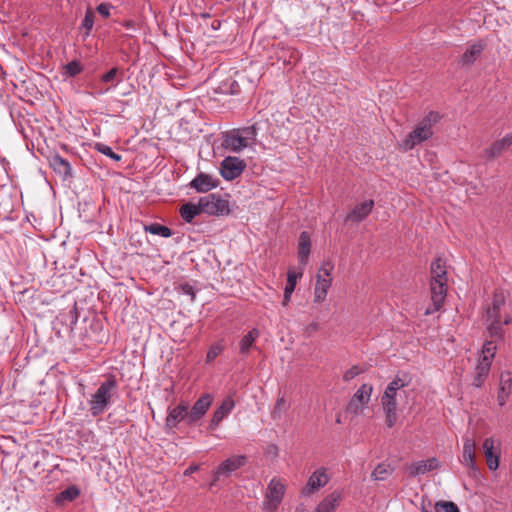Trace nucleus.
Segmentation results:
<instances>
[{
    "instance_id": "f257e3e1",
    "label": "nucleus",
    "mask_w": 512,
    "mask_h": 512,
    "mask_svg": "<svg viewBox=\"0 0 512 512\" xmlns=\"http://www.w3.org/2000/svg\"><path fill=\"white\" fill-rule=\"evenodd\" d=\"M407 385L406 379L396 376L387 385L381 397V405L385 413V424L388 428H392L397 422V400L401 396L402 389Z\"/></svg>"
},
{
    "instance_id": "f03ea898",
    "label": "nucleus",
    "mask_w": 512,
    "mask_h": 512,
    "mask_svg": "<svg viewBox=\"0 0 512 512\" xmlns=\"http://www.w3.org/2000/svg\"><path fill=\"white\" fill-rule=\"evenodd\" d=\"M117 381L114 376H109L100 384L97 390L91 394L88 400L89 411L93 417L105 413L112 403L113 396L117 392Z\"/></svg>"
},
{
    "instance_id": "7ed1b4c3",
    "label": "nucleus",
    "mask_w": 512,
    "mask_h": 512,
    "mask_svg": "<svg viewBox=\"0 0 512 512\" xmlns=\"http://www.w3.org/2000/svg\"><path fill=\"white\" fill-rule=\"evenodd\" d=\"M440 120V115L437 112H429L415 127L413 131L409 133L406 139H404L400 147L405 150H411L415 146L422 142L430 139L433 135L432 127Z\"/></svg>"
},
{
    "instance_id": "20e7f679",
    "label": "nucleus",
    "mask_w": 512,
    "mask_h": 512,
    "mask_svg": "<svg viewBox=\"0 0 512 512\" xmlns=\"http://www.w3.org/2000/svg\"><path fill=\"white\" fill-rule=\"evenodd\" d=\"M256 136L255 126L233 129L224 133L222 147L229 152L240 153L254 143Z\"/></svg>"
},
{
    "instance_id": "39448f33",
    "label": "nucleus",
    "mask_w": 512,
    "mask_h": 512,
    "mask_svg": "<svg viewBox=\"0 0 512 512\" xmlns=\"http://www.w3.org/2000/svg\"><path fill=\"white\" fill-rule=\"evenodd\" d=\"M497 346L493 341H486L483 344L481 355L474 370L472 384L475 387H481L489 375L492 360L495 357Z\"/></svg>"
},
{
    "instance_id": "423d86ee",
    "label": "nucleus",
    "mask_w": 512,
    "mask_h": 512,
    "mask_svg": "<svg viewBox=\"0 0 512 512\" xmlns=\"http://www.w3.org/2000/svg\"><path fill=\"white\" fill-rule=\"evenodd\" d=\"M334 266L331 262H325L320 267L314 288V302L321 303L326 299L329 288L332 284V271Z\"/></svg>"
},
{
    "instance_id": "0eeeda50",
    "label": "nucleus",
    "mask_w": 512,
    "mask_h": 512,
    "mask_svg": "<svg viewBox=\"0 0 512 512\" xmlns=\"http://www.w3.org/2000/svg\"><path fill=\"white\" fill-rule=\"evenodd\" d=\"M286 490L285 483L279 478H272L268 484L263 509L268 512H274L282 502Z\"/></svg>"
},
{
    "instance_id": "6e6552de",
    "label": "nucleus",
    "mask_w": 512,
    "mask_h": 512,
    "mask_svg": "<svg viewBox=\"0 0 512 512\" xmlns=\"http://www.w3.org/2000/svg\"><path fill=\"white\" fill-rule=\"evenodd\" d=\"M201 207L204 214L213 216H223L230 213V205L227 199L220 195L212 193L200 198Z\"/></svg>"
},
{
    "instance_id": "1a4fd4ad",
    "label": "nucleus",
    "mask_w": 512,
    "mask_h": 512,
    "mask_svg": "<svg viewBox=\"0 0 512 512\" xmlns=\"http://www.w3.org/2000/svg\"><path fill=\"white\" fill-rule=\"evenodd\" d=\"M448 282L439 280H430V294L432 305L426 308L425 315L433 314L439 311L447 296Z\"/></svg>"
},
{
    "instance_id": "9d476101",
    "label": "nucleus",
    "mask_w": 512,
    "mask_h": 512,
    "mask_svg": "<svg viewBox=\"0 0 512 512\" xmlns=\"http://www.w3.org/2000/svg\"><path fill=\"white\" fill-rule=\"evenodd\" d=\"M372 392L373 386L371 384L365 383L361 385L348 403V412L355 415L362 413L370 401Z\"/></svg>"
},
{
    "instance_id": "9b49d317",
    "label": "nucleus",
    "mask_w": 512,
    "mask_h": 512,
    "mask_svg": "<svg viewBox=\"0 0 512 512\" xmlns=\"http://www.w3.org/2000/svg\"><path fill=\"white\" fill-rule=\"evenodd\" d=\"M482 449L488 468L491 471L497 470L499 467L501 455L500 441L494 437H488L484 440Z\"/></svg>"
},
{
    "instance_id": "f8f14e48",
    "label": "nucleus",
    "mask_w": 512,
    "mask_h": 512,
    "mask_svg": "<svg viewBox=\"0 0 512 512\" xmlns=\"http://www.w3.org/2000/svg\"><path fill=\"white\" fill-rule=\"evenodd\" d=\"M245 168L246 163L244 160L228 156L221 162L220 174L225 180H234L242 174Z\"/></svg>"
},
{
    "instance_id": "ddd939ff",
    "label": "nucleus",
    "mask_w": 512,
    "mask_h": 512,
    "mask_svg": "<svg viewBox=\"0 0 512 512\" xmlns=\"http://www.w3.org/2000/svg\"><path fill=\"white\" fill-rule=\"evenodd\" d=\"M247 462L245 455H233L224 460L215 470V480H218L221 476H229L232 472L243 467Z\"/></svg>"
},
{
    "instance_id": "4468645a",
    "label": "nucleus",
    "mask_w": 512,
    "mask_h": 512,
    "mask_svg": "<svg viewBox=\"0 0 512 512\" xmlns=\"http://www.w3.org/2000/svg\"><path fill=\"white\" fill-rule=\"evenodd\" d=\"M329 476L326 468L322 467L315 470L309 477L306 486L303 488L304 495H311L324 487L329 482Z\"/></svg>"
},
{
    "instance_id": "2eb2a0df",
    "label": "nucleus",
    "mask_w": 512,
    "mask_h": 512,
    "mask_svg": "<svg viewBox=\"0 0 512 512\" xmlns=\"http://www.w3.org/2000/svg\"><path fill=\"white\" fill-rule=\"evenodd\" d=\"M511 317L506 316L504 320L502 321H485L486 325V341H493L494 345L496 346V343L498 341L503 340L504 338V325H508L511 323Z\"/></svg>"
},
{
    "instance_id": "dca6fc26",
    "label": "nucleus",
    "mask_w": 512,
    "mask_h": 512,
    "mask_svg": "<svg viewBox=\"0 0 512 512\" xmlns=\"http://www.w3.org/2000/svg\"><path fill=\"white\" fill-rule=\"evenodd\" d=\"M184 420L189 424V405L187 403H180L176 407L169 409L165 425L168 429H174Z\"/></svg>"
},
{
    "instance_id": "f3484780",
    "label": "nucleus",
    "mask_w": 512,
    "mask_h": 512,
    "mask_svg": "<svg viewBox=\"0 0 512 512\" xmlns=\"http://www.w3.org/2000/svg\"><path fill=\"white\" fill-rule=\"evenodd\" d=\"M213 402L211 394H203L189 410V425L196 423L200 420L208 411Z\"/></svg>"
},
{
    "instance_id": "a211bd4d",
    "label": "nucleus",
    "mask_w": 512,
    "mask_h": 512,
    "mask_svg": "<svg viewBox=\"0 0 512 512\" xmlns=\"http://www.w3.org/2000/svg\"><path fill=\"white\" fill-rule=\"evenodd\" d=\"M439 466H440L439 460L435 457H432L427 460L413 462L408 467V472L411 477H416L418 475H423L430 471H433V470L439 468Z\"/></svg>"
},
{
    "instance_id": "6ab92c4d",
    "label": "nucleus",
    "mask_w": 512,
    "mask_h": 512,
    "mask_svg": "<svg viewBox=\"0 0 512 512\" xmlns=\"http://www.w3.org/2000/svg\"><path fill=\"white\" fill-rule=\"evenodd\" d=\"M234 406L235 403L231 398L225 399L222 404L214 411L209 423V429L212 431L215 430L221 421L231 413Z\"/></svg>"
},
{
    "instance_id": "aec40b11",
    "label": "nucleus",
    "mask_w": 512,
    "mask_h": 512,
    "mask_svg": "<svg viewBox=\"0 0 512 512\" xmlns=\"http://www.w3.org/2000/svg\"><path fill=\"white\" fill-rule=\"evenodd\" d=\"M512 145V133L506 134L502 139L497 140L485 150V156L491 160L499 157L506 149Z\"/></svg>"
},
{
    "instance_id": "412c9836",
    "label": "nucleus",
    "mask_w": 512,
    "mask_h": 512,
    "mask_svg": "<svg viewBox=\"0 0 512 512\" xmlns=\"http://www.w3.org/2000/svg\"><path fill=\"white\" fill-rule=\"evenodd\" d=\"M217 185L218 180L205 173L198 174L190 183V186L199 193H206L217 187Z\"/></svg>"
},
{
    "instance_id": "4be33fe9",
    "label": "nucleus",
    "mask_w": 512,
    "mask_h": 512,
    "mask_svg": "<svg viewBox=\"0 0 512 512\" xmlns=\"http://www.w3.org/2000/svg\"><path fill=\"white\" fill-rule=\"evenodd\" d=\"M475 449V441L471 438H465L463 443L462 463L472 471H477Z\"/></svg>"
},
{
    "instance_id": "5701e85b",
    "label": "nucleus",
    "mask_w": 512,
    "mask_h": 512,
    "mask_svg": "<svg viewBox=\"0 0 512 512\" xmlns=\"http://www.w3.org/2000/svg\"><path fill=\"white\" fill-rule=\"evenodd\" d=\"M374 207L373 200H366L356 205L353 210L347 215L346 221L360 222L365 219Z\"/></svg>"
},
{
    "instance_id": "b1692460",
    "label": "nucleus",
    "mask_w": 512,
    "mask_h": 512,
    "mask_svg": "<svg viewBox=\"0 0 512 512\" xmlns=\"http://www.w3.org/2000/svg\"><path fill=\"white\" fill-rule=\"evenodd\" d=\"M342 500V493L338 490L327 495L316 507L315 512H335Z\"/></svg>"
},
{
    "instance_id": "393cba45",
    "label": "nucleus",
    "mask_w": 512,
    "mask_h": 512,
    "mask_svg": "<svg viewBox=\"0 0 512 512\" xmlns=\"http://www.w3.org/2000/svg\"><path fill=\"white\" fill-rule=\"evenodd\" d=\"M311 250V239L310 235L303 231L298 240V260L301 266H305L308 262V258Z\"/></svg>"
},
{
    "instance_id": "a878e982",
    "label": "nucleus",
    "mask_w": 512,
    "mask_h": 512,
    "mask_svg": "<svg viewBox=\"0 0 512 512\" xmlns=\"http://www.w3.org/2000/svg\"><path fill=\"white\" fill-rule=\"evenodd\" d=\"M303 275V269H301L300 271H295V270H292V269H289L288 272H287V284L285 286V289H284V298H283V306H287L290 299H291V295L292 293L294 292L295 290V287H296V283H297V280L299 278H301Z\"/></svg>"
},
{
    "instance_id": "bb28decb",
    "label": "nucleus",
    "mask_w": 512,
    "mask_h": 512,
    "mask_svg": "<svg viewBox=\"0 0 512 512\" xmlns=\"http://www.w3.org/2000/svg\"><path fill=\"white\" fill-rule=\"evenodd\" d=\"M484 50V44L482 42L473 43L470 45L460 58L462 65L473 64L482 54Z\"/></svg>"
},
{
    "instance_id": "cd10ccee",
    "label": "nucleus",
    "mask_w": 512,
    "mask_h": 512,
    "mask_svg": "<svg viewBox=\"0 0 512 512\" xmlns=\"http://www.w3.org/2000/svg\"><path fill=\"white\" fill-rule=\"evenodd\" d=\"M512 385V375L510 372H502L500 376V390L498 393V403L500 406H503L510 394Z\"/></svg>"
},
{
    "instance_id": "c85d7f7f",
    "label": "nucleus",
    "mask_w": 512,
    "mask_h": 512,
    "mask_svg": "<svg viewBox=\"0 0 512 512\" xmlns=\"http://www.w3.org/2000/svg\"><path fill=\"white\" fill-rule=\"evenodd\" d=\"M260 332L257 328L251 329L246 335H244L239 341V353L241 355H248L250 350L254 347L256 339L259 337Z\"/></svg>"
},
{
    "instance_id": "c756f323",
    "label": "nucleus",
    "mask_w": 512,
    "mask_h": 512,
    "mask_svg": "<svg viewBox=\"0 0 512 512\" xmlns=\"http://www.w3.org/2000/svg\"><path fill=\"white\" fill-rule=\"evenodd\" d=\"M50 166L56 173L64 177L71 175L70 163L58 154H55L50 158Z\"/></svg>"
},
{
    "instance_id": "7c9ffc66",
    "label": "nucleus",
    "mask_w": 512,
    "mask_h": 512,
    "mask_svg": "<svg viewBox=\"0 0 512 512\" xmlns=\"http://www.w3.org/2000/svg\"><path fill=\"white\" fill-rule=\"evenodd\" d=\"M201 201L199 200L197 204L194 203H186L182 205L180 209L181 217L187 222L191 223L194 218L200 214H202Z\"/></svg>"
},
{
    "instance_id": "2f4dec72",
    "label": "nucleus",
    "mask_w": 512,
    "mask_h": 512,
    "mask_svg": "<svg viewBox=\"0 0 512 512\" xmlns=\"http://www.w3.org/2000/svg\"><path fill=\"white\" fill-rule=\"evenodd\" d=\"M431 279L430 280H439V281H447V269L446 264L441 258H437L432 262L431 268Z\"/></svg>"
},
{
    "instance_id": "473e14b6",
    "label": "nucleus",
    "mask_w": 512,
    "mask_h": 512,
    "mask_svg": "<svg viewBox=\"0 0 512 512\" xmlns=\"http://www.w3.org/2000/svg\"><path fill=\"white\" fill-rule=\"evenodd\" d=\"M80 495V489L75 486H69L65 490L61 491L55 497V503L57 505H63L65 502H72Z\"/></svg>"
},
{
    "instance_id": "72a5a7b5",
    "label": "nucleus",
    "mask_w": 512,
    "mask_h": 512,
    "mask_svg": "<svg viewBox=\"0 0 512 512\" xmlns=\"http://www.w3.org/2000/svg\"><path fill=\"white\" fill-rule=\"evenodd\" d=\"M392 472L393 468L389 464L380 463L372 471L371 478L374 481H384L392 474Z\"/></svg>"
},
{
    "instance_id": "f704fd0d",
    "label": "nucleus",
    "mask_w": 512,
    "mask_h": 512,
    "mask_svg": "<svg viewBox=\"0 0 512 512\" xmlns=\"http://www.w3.org/2000/svg\"><path fill=\"white\" fill-rule=\"evenodd\" d=\"M144 230H145V232H148L153 235H159L164 238H168L172 235V231L169 227L158 224V223L146 225L144 227Z\"/></svg>"
},
{
    "instance_id": "c9c22d12",
    "label": "nucleus",
    "mask_w": 512,
    "mask_h": 512,
    "mask_svg": "<svg viewBox=\"0 0 512 512\" xmlns=\"http://www.w3.org/2000/svg\"><path fill=\"white\" fill-rule=\"evenodd\" d=\"M64 75L75 77L83 71V66L78 60H73L63 66Z\"/></svg>"
},
{
    "instance_id": "e433bc0d",
    "label": "nucleus",
    "mask_w": 512,
    "mask_h": 512,
    "mask_svg": "<svg viewBox=\"0 0 512 512\" xmlns=\"http://www.w3.org/2000/svg\"><path fill=\"white\" fill-rule=\"evenodd\" d=\"M288 405L284 397H279L275 403L274 409L271 413L273 419H280L282 414L287 410Z\"/></svg>"
},
{
    "instance_id": "4c0bfd02",
    "label": "nucleus",
    "mask_w": 512,
    "mask_h": 512,
    "mask_svg": "<svg viewBox=\"0 0 512 512\" xmlns=\"http://www.w3.org/2000/svg\"><path fill=\"white\" fill-rule=\"evenodd\" d=\"M95 149L100 152L101 154L113 159L114 161H120L121 155L115 153L111 147L103 144V143H96Z\"/></svg>"
},
{
    "instance_id": "58836bf2",
    "label": "nucleus",
    "mask_w": 512,
    "mask_h": 512,
    "mask_svg": "<svg viewBox=\"0 0 512 512\" xmlns=\"http://www.w3.org/2000/svg\"><path fill=\"white\" fill-rule=\"evenodd\" d=\"M436 512H460L458 506L451 501H439L435 504Z\"/></svg>"
},
{
    "instance_id": "ea45409f",
    "label": "nucleus",
    "mask_w": 512,
    "mask_h": 512,
    "mask_svg": "<svg viewBox=\"0 0 512 512\" xmlns=\"http://www.w3.org/2000/svg\"><path fill=\"white\" fill-rule=\"evenodd\" d=\"M223 351V345L220 343H216L212 345L206 355V362L210 363L214 361Z\"/></svg>"
},
{
    "instance_id": "a19ab883",
    "label": "nucleus",
    "mask_w": 512,
    "mask_h": 512,
    "mask_svg": "<svg viewBox=\"0 0 512 512\" xmlns=\"http://www.w3.org/2000/svg\"><path fill=\"white\" fill-rule=\"evenodd\" d=\"M505 304V294L503 291H495L491 303V307L501 310Z\"/></svg>"
},
{
    "instance_id": "79ce46f5",
    "label": "nucleus",
    "mask_w": 512,
    "mask_h": 512,
    "mask_svg": "<svg viewBox=\"0 0 512 512\" xmlns=\"http://www.w3.org/2000/svg\"><path fill=\"white\" fill-rule=\"evenodd\" d=\"M501 310L488 306L486 309L485 321H502Z\"/></svg>"
},
{
    "instance_id": "37998d69",
    "label": "nucleus",
    "mask_w": 512,
    "mask_h": 512,
    "mask_svg": "<svg viewBox=\"0 0 512 512\" xmlns=\"http://www.w3.org/2000/svg\"><path fill=\"white\" fill-rule=\"evenodd\" d=\"M94 25V13L92 10L88 9L85 13V16L82 20V27L87 30V33L93 28Z\"/></svg>"
},
{
    "instance_id": "c03bdc74",
    "label": "nucleus",
    "mask_w": 512,
    "mask_h": 512,
    "mask_svg": "<svg viewBox=\"0 0 512 512\" xmlns=\"http://www.w3.org/2000/svg\"><path fill=\"white\" fill-rule=\"evenodd\" d=\"M360 374V369L358 366H353L351 368H349L348 370L345 371L344 375H343V379L344 381H350L352 380L353 378H355L357 375Z\"/></svg>"
},
{
    "instance_id": "a18cd8bd",
    "label": "nucleus",
    "mask_w": 512,
    "mask_h": 512,
    "mask_svg": "<svg viewBox=\"0 0 512 512\" xmlns=\"http://www.w3.org/2000/svg\"><path fill=\"white\" fill-rule=\"evenodd\" d=\"M110 10L111 5L108 3H101L97 6V11L100 15H102L104 18H107L110 16Z\"/></svg>"
},
{
    "instance_id": "49530a36",
    "label": "nucleus",
    "mask_w": 512,
    "mask_h": 512,
    "mask_svg": "<svg viewBox=\"0 0 512 512\" xmlns=\"http://www.w3.org/2000/svg\"><path fill=\"white\" fill-rule=\"evenodd\" d=\"M117 69L116 68H112L111 70H109L107 73H105L103 76H102V81L105 82V83H108V82H111L114 80V78L116 77L117 75Z\"/></svg>"
},
{
    "instance_id": "de8ad7c7",
    "label": "nucleus",
    "mask_w": 512,
    "mask_h": 512,
    "mask_svg": "<svg viewBox=\"0 0 512 512\" xmlns=\"http://www.w3.org/2000/svg\"><path fill=\"white\" fill-rule=\"evenodd\" d=\"M320 326L317 322H311L310 324H308L305 328V332L308 334V335H311L315 332H317L319 330Z\"/></svg>"
},
{
    "instance_id": "09e8293b",
    "label": "nucleus",
    "mask_w": 512,
    "mask_h": 512,
    "mask_svg": "<svg viewBox=\"0 0 512 512\" xmlns=\"http://www.w3.org/2000/svg\"><path fill=\"white\" fill-rule=\"evenodd\" d=\"M199 469V465H191L189 466L185 471H184V475L185 476H189L191 475L192 473L198 471Z\"/></svg>"
},
{
    "instance_id": "8fccbe9b",
    "label": "nucleus",
    "mask_w": 512,
    "mask_h": 512,
    "mask_svg": "<svg viewBox=\"0 0 512 512\" xmlns=\"http://www.w3.org/2000/svg\"><path fill=\"white\" fill-rule=\"evenodd\" d=\"M183 290L185 293L190 294L192 297H194L193 289L192 287L186 285L183 287Z\"/></svg>"
},
{
    "instance_id": "3c124183",
    "label": "nucleus",
    "mask_w": 512,
    "mask_h": 512,
    "mask_svg": "<svg viewBox=\"0 0 512 512\" xmlns=\"http://www.w3.org/2000/svg\"><path fill=\"white\" fill-rule=\"evenodd\" d=\"M427 512V511H426Z\"/></svg>"
}]
</instances>
